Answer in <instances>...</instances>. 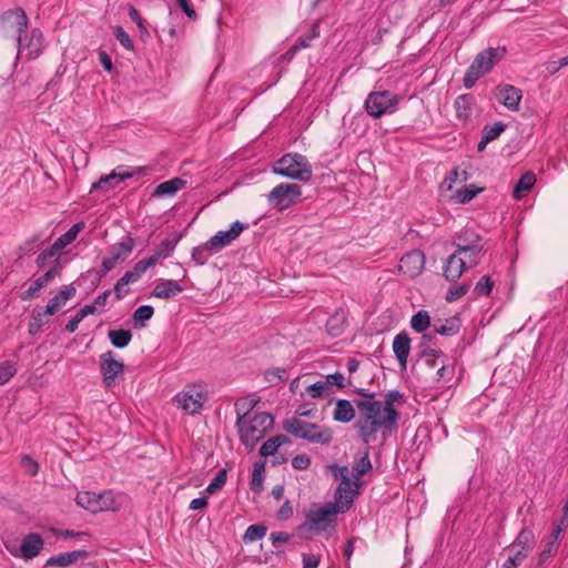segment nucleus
<instances>
[{
    "label": "nucleus",
    "instance_id": "50",
    "mask_svg": "<svg viewBox=\"0 0 568 568\" xmlns=\"http://www.w3.org/2000/svg\"><path fill=\"white\" fill-rule=\"evenodd\" d=\"M51 314L47 313V310H33L30 321V333L38 332L47 322Z\"/></svg>",
    "mask_w": 568,
    "mask_h": 568
},
{
    "label": "nucleus",
    "instance_id": "1",
    "mask_svg": "<svg viewBox=\"0 0 568 568\" xmlns=\"http://www.w3.org/2000/svg\"><path fill=\"white\" fill-rule=\"evenodd\" d=\"M358 409V418L354 427L362 443L371 444L381 428L392 427L387 414L383 409V403L378 400H354Z\"/></svg>",
    "mask_w": 568,
    "mask_h": 568
},
{
    "label": "nucleus",
    "instance_id": "31",
    "mask_svg": "<svg viewBox=\"0 0 568 568\" xmlns=\"http://www.w3.org/2000/svg\"><path fill=\"white\" fill-rule=\"evenodd\" d=\"M312 423L301 420L296 417L288 418L284 422L283 428L291 435L304 439L305 433Z\"/></svg>",
    "mask_w": 568,
    "mask_h": 568
},
{
    "label": "nucleus",
    "instance_id": "26",
    "mask_svg": "<svg viewBox=\"0 0 568 568\" xmlns=\"http://www.w3.org/2000/svg\"><path fill=\"white\" fill-rule=\"evenodd\" d=\"M474 97L471 94H462L455 99L454 106L456 115L462 121H467L473 113Z\"/></svg>",
    "mask_w": 568,
    "mask_h": 568
},
{
    "label": "nucleus",
    "instance_id": "60",
    "mask_svg": "<svg viewBox=\"0 0 568 568\" xmlns=\"http://www.w3.org/2000/svg\"><path fill=\"white\" fill-rule=\"evenodd\" d=\"M556 552V544L548 542L545 549L539 554L537 562L531 568H546V562Z\"/></svg>",
    "mask_w": 568,
    "mask_h": 568
},
{
    "label": "nucleus",
    "instance_id": "33",
    "mask_svg": "<svg viewBox=\"0 0 568 568\" xmlns=\"http://www.w3.org/2000/svg\"><path fill=\"white\" fill-rule=\"evenodd\" d=\"M403 397V394H400L398 390H392L386 394L385 403L383 404V409L385 414H387V419L390 422V424H396L399 414L398 412L393 407L394 403Z\"/></svg>",
    "mask_w": 568,
    "mask_h": 568
},
{
    "label": "nucleus",
    "instance_id": "10",
    "mask_svg": "<svg viewBox=\"0 0 568 568\" xmlns=\"http://www.w3.org/2000/svg\"><path fill=\"white\" fill-rule=\"evenodd\" d=\"M205 400V392L200 385L189 386L174 397L178 407L190 415L199 414Z\"/></svg>",
    "mask_w": 568,
    "mask_h": 568
},
{
    "label": "nucleus",
    "instance_id": "49",
    "mask_svg": "<svg viewBox=\"0 0 568 568\" xmlns=\"http://www.w3.org/2000/svg\"><path fill=\"white\" fill-rule=\"evenodd\" d=\"M265 473L264 463H256L252 471L251 488L253 491H261Z\"/></svg>",
    "mask_w": 568,
    "mask_h": 568
},
{
    "label": "nucleus",
    "instance_id": "58",
    "mask_svg": "<svg viewBox=\"0 0 568 568\" xmlns=\"http://www.w3.org/2000/svg\"><path fill=\"white\" fill-rule=\"evenodd\" d=\"M113 34L124 49L129 51H132L134 49V43L132 39L121 26H116L114 28Z\"/></svg>",
    "mask_w": 568,
    "mask_h": 568
},
{
    "label": "nucleus",
    "instance_id": "61",
    "mask_svg": "<svg viewBox=\"0 0 568 568\" xmlns=\"http://www.w3.org/2000/svg\"><path fill=\"white\" fill-rule=\"evenodd\" d=\"M328 385L336 386L338 388H344L345 386L351 384V379L344 377V375L339 372H335L333 374H328L324 381Z\"/></svg>",
    "mask_w": 568,
    "mask_h": 568
},
{
    "label": "nucleus",
    "instance_id": "2",
    "mask_svg": "<svg viewBox=\"0 0 568 568\" xmlns=\"http://www.w3.org/2000/svg\"><path fill=\"white\" fill-rule=\"evenodd\" d=\"M272 172L274 174L307 182L311 180L313 170L307 158L298 153H287L274 162Z\"/></svg>",
    "mask_w": 568,
    "mask_h": 568
},
{
    "label": "nucleus",
    "instance_id": "13",
    "mask_svg": "<svg viewBox=\"0 0 568 568\" xmlns=\"http://www.w3.org/2000/svg\"><path fill=\"white\" fill-rule=\"evenodd\" d=\"M246 227L247 225L240 221H235L232 223L230 230L219 231L215 235L207 240V246L213 248V252L217 253L222 248L229 246L233 241H235Z\"/></svg>",
    "mask_w": 568,
    "mask_h": 568
},
{
    "label": "nucleus",
    "instance_id": "59",
    "mask_svg": "<svg viewBox=\"0 0 568 568\" xmlns=\"http://www.w3.org/2000/svg\"><path fill=\"white\" fill-rule=\"evenodd\" d=\"M436 337L435 333L433 334H424L419 342V356L420 357H427V356H436L437 351L429 348L428 344L432 343V341Z\"/></svg>",
    "mask_w": 568,
    "mask_h": 568
},
{
    "label": "nucleus",
    "instance_id": "4",
    "mask_svg": "<svg viewBox=\"0 0 568 568\" xmlns=\"http://www.w3.org/2000/svg\"><path fill=\"white\" fill-rule=\"evenodd\" d=\"M274 418L268 413H258L252 418H245L242 425H235L243 445L252 449L273 426Z\"/></svg>",
    "mask_w": 568,
    "mask_h": 568
},
{
    "label": "nucleus",
    "instance_id": "18",
    "mask_svg": "<svg viewBox=\"0 0 568 568\" xmlns=\"http://www.w3.org/2000/svg\"><path fill=\"white\" fill-rule=\"evenodd\" d=\"M452 243L456 247L455 252L462 255L467 254V250L473 245L483 244V239L473 230L466 229L456 233Z\"/></svg>",
    "mask_w": 568,
    "mask_h": 568
},
{
    "label": "nucleus",
    "instance_id": "16",
    "mask_svg": "<svg viewBox=\"0 0 568 568\" xmlns=\"http://www.w3.org/2000/svg\"><path fill=\"white\" fill-rule=\"evenodd\" d=\"M495 97L508 110L518 111L523 93L511 84H499L495 89Z\"/></svg>",
    "mask_w": 568,
    "mask_h": 568
},
{
    "label": "nucleus",
    "instance_id": "41",
    "mask_svg": "<svg viewBox=\"0 0 568 568\" xmlns=\"http://www.w3.org/2000/svg\"><path fill=\"white\" fill-rule=\"evenodd\" d=\"M181 236L176 233H172L168 235L156 247V252L159 255H161L163 258H166L171 255V253L174 251L175 246L180 242Z\"/></svg>",
    "mask_w": 568,
    "mask_h": 568
},
{
    "label": "nucleus",
    "instance_id": "63",
    "mask_svg": "<svg viewBox=\"0 0 568 568\" xmlns=\"http://www.w3.org/2000/svg\"><path fill=\"white\" fill-rule=\"evenodd\" d=\"M45 286H47V284L40 277H38L30 285V287L21 294V300L22 301H28V300L33 298L40 292V290L45 287Z\"/></svg>",
    "mask_w": 568,
    "mask_h": 568
},
{
    "label": "nucleus",
    "instance_id": "29",
    "mask_svg": "<svg viewBox=\"0 0 568 568\" xmlns=\"http://www.w3.org/2000/svg\"><path fill=\"white\" fill-rule=\"evenodd\" d=\"M536 182V176L532 172L528 171L525 174L521 175V178L516 183L513 196L517 200L523 199L527 192L531 190Z\"/></svg>",
    "mask_w": 568,
    "mask_h": 568
},
{
    "label": "nucleus",
    "instance_id": "28",
    "mask_svg": "<svg viewBox=\"0 0 568 568\" xmlns=\"http://www.w3.org/2000/svg\"><path fill=\"white\" fill-rule=\"evenodd\" d=\"M258 399L255 397H244L235 402L236 423L235 425H242L243 420L247 418L251 410L254 409Z\"/></svg>",
    "mask_w": 568,
    "mask_h": 568
},
{
    "label": "nucleus",
    "instance_id": "25",
    "mask_svg": "<svg viewBox=\"0 0 568 568\" xmlns=\"http://www.w3.org/2000/svg\"><path fill=\"white\" fill-rule=\"evenodd\" d=\"M186 184V181H184L181 178H174L169 181L160 183L154 192L153 196L155 197H164V196H173L178 191H180L182 187H184Z\"/></svg>",
    "mask_w": 568,
    "mask_h": 568
},
{
    "label": "nucleus",
    "instance_id": "38",
    "mask_svg": "<svg viewBox=\"0 0 568 568\" xmlns=\"http://www.w3.org/2000/svg\"><path fill=\"white\" fill-rule=\"evenodd\" d=\"M97 314V308L94 305H84L81 310L77 312V314L67 323L65 331L68 333H74L78 328L80 322L84 320L88 315Z\"/></svg>",
    "mask_w": 568,
    "mask_h": 568
},
{
    "label": "nucleus",
    "instance_id": "24",
    "mask_svg": "<svg viewBox=\"0 0 568 568\" xmlns=\"http://www.w3.org/2000/svg\"><path fill=\"white\" fill-rule=\"evenodd\" d=\"M77 290L73 285H68L54 295L45 306L47 313L54 315L65 303L74 297Z\"/></svg>",
    "mask_w": 568,
    "mask_h": 568
},
{
    "label": "nucleus",
    "instance_id": "64",
    "mask_svg": "<svg viewBox=\"0 0 568 568\" xmlns=\"http://www.w3.org/2000/svg\"><path fill=\"white\" fill-rule=\"evenodd\" d=\"M504 551L508 554V559H514V562L517 566H519L529 554V551H525L518 547H516V549H511V545L507 546Z\"/></svg>",
    "mask_w": 568,
    "mask_h": 568
},
{
    "label": "nucleus",
    "instance_id": "5",
    "mask_svg": "<svg viewBox=\"0 0 568 568\" xmlns=\"http://www.w3.org/2000/svg\"><path fill=\"white\" fill-rule=\"evenodd\" d=\"M134 246L135 241L131 236H125L119 243L113 244L110 247V255L102 260L100 268L95 271V280L92 281V284L98 285L116 264L124 262L132 254Z\"/></svg>",
    "mask_w": 568,
    "mask_h": 568
},
{
    "label": "nucleus",
    "instance_id": "40",
    "mask_svg": "<svg viewBox=\"0 0 568 568\" xmlns=\"http://www.w3.org/2000/svg\"><path fill=\"white\" fill-rule=\"evenodd\" d=\"M267 526L264 524L251 525L246 528L242 539L245 544H252L261 540L266 536Z\"/></svg>",
    "mask_w": 568,
    "mask_h": 568
},
{
    "label": "nucleus",
    "instance_id": "45",
    "mask_svg": "<svg viewBox=\"0 0 568 568\" xmlns=\"http://www.w3.org/2000/svg\"><path fill=\"white\" fill-rule=\"evenodd\" d=\"M484 243L483 244H475L470 248L467 250V254H462L463 258H465V262L469 268L476 266L481 256L484 255Z\"/></svg>",
    "mask_w": 568,
    "mask_h": 568
},
{
    "label": "nucleus",
    "instance_id": "37",
    "mask_svg": "<svg viewBox=\"0 0 568 568\" xmlns=\"http://www.w3.org/2000/svg\"><path fill=\"white\" fill-rule=\"evenodd\" d=\"M98 494L93 491H82L77 495L75 503L93 514L98 513Z\"/></svg>",
    "mask_w": 568,
    "mask_h": 568
},
{
    "label": "nucleus",
    "instance_id": "51",
    "mask_svg": "<svg viewBox=\"0 0 568 568\" xmlns=\"http://www.w3.org/2000/svg\"><path fill=\"white\" fill-rule=\"evenodd\" d=\"M506 124L503 122H496L493 125H485L481 131V135L485 136V142H491L497 139L505 130Z\"/></svg>",
    "mask_w": 568,
    "mask_h": 568
},
{
    "label": "nucleus",
    "instance_id": "54",
    "mask_svg": "<svg viewBox=\"0 0 568 568\" xmlns=\"http://www.w3.org/2000/svg\"><path fill=\"white\" fill-rule=\"evenodd\" d=\"M329 469L335 479H339V485L347 486V483H353L351 471L347 466L331 465Z\"/></svg>",
    "mask_w": 568,
    "mask_h": 568
},
{
    "label": "nucleus",
    "instance_id": "6",
    "mask_svg": "<svg viewBox=\"0 0 568 568\" xmlns=\"http://www.w3.org/2000/svg\"><path fill=\"white\" fill-rule=\"evenodd\" d=\"M28 17L22 8L6 11L0 17V32L16 40L18 50L22 49V36L27 33Z\"/></svg>",
    "mask_w": 568,
    "mask_h": 568
},
{
    "label": "nucleus",
    "instance_id": "9",
    "mask_svg": "<svg viewBox=\"0 0 568 568\" xmlns=\"http://www.w3.org/2000/svg\"><path fill=\"white\" fill-rule=\"evenodd\" d=\"M302 195V189L296 183H281L276 185L267 195L271 205L278 211H283L297 202Z\"/></svg>",
    "mask_w": 568,
    "mask_h": 568
},
{
    "label": "nucleus",
    "instance_id": "32",
    "mask_svg": "<svg viewBox=\"0 0 568 568\" xmlns=\"http://www.w3.org/2000/svg\"><path fill=\"white\" fill-rule=\"evenodd\" d=\"M84 226L85 224L82 221L74 223L65 233L54 241L55 246L62 251L77 239L78 234L84 229Z\"/></svg>",
    "mask_w": 568,
    "mask_h": 568
},
{
    "label": "nucleus",
    "instance_id": "21",
    "mask_svg": "<svg viewBox=\"0 0 568 568\" xmlns=\"http://www.w3.org/2000/svg\"><path fill=\"white\" fill-rule=\"evenodd\" d=\"M184 287L179 281L160 280L152 291V296L156 298L168 300L183 292Z\"/></svg>",
    "mask_w": 568,
    "mask_h": 568
},
{
    "label": "nucleus",
    "instance_id": "27",
    "mask_svg": "<svg viewBox=\"0 0 568 568\" xmlns=\"http://www.w3.org/2000/svg\"><path fill=\"white\" fill-rule=\"evenodd\" d=\"M355 417V409L347 399H337L333 412V418L339 423H348Z\"/></svg>",
    "mask_w": 568,
    "mask_h": 568
},
{
    "label": "nucleus",
    "instance_id": "11",
    "mask_svg": "<svg viewBox=\"0 0 568 568\" xmlns=\"http://www.w3.org/2000/svg\"><path fill=\"white\" fill-rule=\"evenodd\" d=\"M143 173L144 168L141 166L129 168L124 165H119L110 174L101 176L97 183H93L91 192L95 189H101L104 186H106L108 189H114L121 182L132 179L135 175H141Z\"/></svg>",
    "mask_w": 568,
    "mask_h": 568
},
{
    "label": "nucleus",
    "instance_id": "8",
    "mask_svg": "<svg viewBox=\"0 0 568 568\" xmlns=\"http://www.w3.org/2000/svg\"><path fill=\"white\" fill-rule=\"evenodd\" d=\"M336 515V510L328 504L325 506L313 505L306 513L303 527L315 532L325 531L328 527L334 526Z\"/></svg>",
    "mask_w": 568,
    "mask_h": 568
},
{
    "label": "nucleus",
    "instance_id": "23",
    "mask_svg": "<svg viewBox=\"0 0 568 568\" xmlns=\"http://www.w3.org/2000/svg\"><path fill=\"white\" fill-rule=\"evenodd\" d=\"M304 435V439L312 444L327 445L333 439V432L329 427H322L315 423L311 424Z\"/></svg>",
    "mask_w": 568,
    "mask_h": 568
},
{
    "label": "nucleus",
    "instance_id": "7",
    "mask_svg": "<svg viewBox=\"0 0 568 568\" xmlns=\"http://www.w3.org/2000/svg\"><path fill=\"white\" fill-rule=\"evenodd\" d=\"M398 102V95L388 90L373 91L367 95L364 106L368 115L378 119L384 114L393 113Z\"/></svg>",
    "mask_w": 568,
    "mask_h": 568
},
{
    "label": "nucleus",
    "instance_id": "43",
    "mask_svg": "<svg viewBox=\"0 0 568 568\" xmlns=\"http://www.w3.org/2000/svg\"><path fill=\"white\" fill-rule=\"evenodd\" d=\"M430 325V317L427 311L420 310L412 316L410 326L417 333H424Z\"/></svg>",
    "mask_w": 568,
    "mask_h": 568
},
{
    "label": "nucleus",
    "instance_id": "44",
    "mask_svg": "<svg viewBox=\"0 0 568 568\" xmlns=\"http://www.w3.org/2000/svg\"><path fill=\"white\" fill-rule=\"evenodd\" d=\"M154 314V308L151 305H141L133 313V322L135 328L144 327V323L149 321Z\"/></svg>",
    "mask_w": 568,
    "mask_h": 568
},
{
    "label": "nucleus",
    "instance_id": "34",
    "mask_svg": "<svg viewBox=\"0 0 568 568\" xmlns=\"http://www.w3.org/2000/svg\"><path fill=\"white\" fill-rule=\"evenodd\" d=\"M288 437L285 435H276L268 438L260 448V455L263 457L272 456L276 453L280 446L287 444Z\"/></svg>",
    "mask_w": 568,
    "mask_h": 568
},
{
    "label": "nucleus",
    "instance_id": "17",
    "mask_svg": "<svg viewBox=\"0 0 568 568\" xmlns=\"http://www.w3.org/2000/svg\"><path fill=\"white\" fill-rule=\"evenodd\" d=\"M469 268L465 262V258L456 252L452 253L445 261L443 266V276L448 282H457L463 273Z\"/></svg>",
    "mask_w": 568,
    "mask_h": 568
},
{
    "label": "nucleus",
    "instance_id": "55",
    "mask_svg": "<svg viewBox=\"0 0 568 568\" xmlns=\"http://www.w3.org/2000/svg\"><path fill=\"white\" fill-rule=\"evenodd\" d=\"M226 483V469L225 468H221L215 477L213 478V480L207 485L206 487V493L213 495L215 494L217 490H220Z\"/></svg>",
    "mask_w": 568,
    "mask_h": 568
},
{
    "label": "nucleus",
    "instance_id": "47",
    "mask_svg": "<svg viewBox=\"0 0 568 568\" xmlns=\"http://www.w3.org/2000/svg\"><path fill=\"white\" fill-rule=\"evenodd\" d=\"M483 191L481 187H477L474 184H469L462 190H458L455 194L457 203L465 204L470 202L477 194Z\"/></svg>",
    "mask_w": 568,
    "mask_h": 568
},
{
    "label": "nucleus",
    "instance_id": "3",
    "mask_svg": "<svg viewBox=\"0 0 568 568\" xmlns=\"http://www.w3.org/2000/svg\"><path fill=\"white\" fill-rule=\"evenodd\" d=\"M505 52V48H488L479 52L464 74V87L471 89L479 78L491 71Z\"/></svg>",
    "mask_w": 568,
    "mask_h": 568
},
{
    "label": "nucleus",
    "instance_id": "36",
    "mask_svg": "<svg viewBox=\"0 0 568 568\" xmlns=\"http://www.w3.org/2000/svg\"><path fill=\"white\" fill-rule=\"evenodd\" d=\"M108 337L111 342V344L116 348H124L126 347L131 339H132V333L129 329H110L108 332Z\"/></svg>",
    "mask_w": 568,
    "mask_h": 568
},
{
    "label": "nucleus",
    "instance_id": "30",
    "mask_svg": "<svg viewBox=\"0 0 568 568\" xmlns=\"http://www.w3.org/2000/svg\"><path fill=\"white\" fill-rule=\"evenodd\" d=\"M372 462L368 455V447L365 449L363 456L358 459H355L354 465L352 467V477L353 481H361V477L372 470Z\"/></svg>",
    "mask_w": 568,
    "mask_h": 568
},
{
    "label": "nucleus",
    "instance_id": "20",
    "mask_svg": "<svg viewBox=\"0 0 568 568\" xmlns=\"http://www.w3.org/2000/svg\"><path fill=\"white\" fill-rule=\"evenodd\" d=\"M44 546L43 538L37 532L28 534L21 542V556L24 559H32L40 554Z\"/></svg>",
    "mask_w": 568,
    "mask_h": 568
},
{
    "label": "nucleus",
    "instance_id": "42",
    "mask_svg": "<svg viewBox=\"0 0 568 568\" xmlns=\"http://www.w3.org/2000/svg\"><path fill=\"white\" fill-rule=\"evenodd\" d=\"M435 335L452 336L459 332V321L457 318L446 320L445 323L434 324Z\"/></svg>",
    "mask_w": 568,
    "mask_h": 568
},
{
    "label": "nucleus",
    "instance_id": "52",
    "mask_svg": "<svg viewBox=\"0 0 568 568\" xmlns=\"http://www.w3.org/2000/svg\"><path fill=\"white\" fill-rule=\"evenodd\" d=\"M470 286H471L470 283H463L459 285L450 286L446 293V301L448 303H453V302L459 300L460 297H463L464 295L467 294Z\"/></svg>",
    "mask_w": 568,
    "mask_h": 568
},
{
    "label": "nucleus",
    "instance_id": "22",
    "mask_svg": "<svg viewBox=\"0 0 568 568\" xmlns=\"http://www.w3.org/2000/svg\"><path fill=\"white\" fill-rule=\"evenodd\" d=\"M88 556L89 552L87 550H73L69 552H61L59 555L50 557L45 562V567H68L70 565L78 562L81 559H85Z\"/></svg>",
    "mask_w": 568,
    "mask_h": 568
},
{
    "label": "nucleus",
    "instance_id": "14",
    "mask_svg": "<svg viewBox=\"0 0 568 568\" xmlns=\"http://www.w3.org/2000/svg\"><path fill=\"white\" fill-rule=\"evenodd\" d=\"M100 368L103 376V383L110 387L115 378L123 373L124 364L115 359L113 352L108 351L100 355Z\"/></svg>",
    "mask_w": 568,
    "mask_h": 568
},
{
    "label": "nucleus",
    "instance_id": "35",
    "mask_svg": "<svg viewBox=\"0 0 568 568\" xmlns=\"http://www.w3.org/2000/svg\"><path fill=\"white\" fill-rule=\"evenodd\" d=\"M535 535L529 529H521V531L518 534L517 538L511 545V549H516V547L524 549L525 551H531L535 547Z\"/></svg>",
    "mask_w": 568,
    "mask_h": 568
},
{
    "label": "nucleus",
    "instance_id": "53",
    "mask_svg": "<svg viewBox=\"0 0 568 568\" xmlns=\"http://www.w3.org/2000/svg\"><path fill=\"white\" fill-rule=\"evenodd\" d=\"M98 513L115 509V500L111 491L98 494Z\"/></svg>",
    "mask_w": 568,
    "mask_h": 568
},
{
    "label": "nucleus",
    "instance_id": "15",
    "mask_svg": "<svg viewBox=\"0 0 568 568\" xmlns=\"http://www.w3.org/2000/svg\"><path fill=\"white\" fill-rule=\"evenodd\" d=\"M425 266V255L420 250L406 253L399 261L398 268L408 277H416Z\"/></svg>",
    "mask_w": 568,
    "mask_h": 568
},
{
    "label": "nucleus",
    "instance_id": "57",
    "mask_svg": "<svg viewBox=\"0 0 568 568\" xmlns=\"http://www.w3.org/2000/svg\"><path fill=\"white\" fill-rule=\"evenodd\" d=\"M494 287V282L490 280L488 275H484L476 283L474 293L476 295H485L488 296Z\"/></svg>",
    "mask_w": 568,
    "mask_h": 568
},
{
    "label": "nucleus",
    "instance_id": "56",
    "mask_svg": "<svg viewBox=\"0 0 568 568\" xmlns=\"http://www.w3.org/2000/svg\"><path fill=\"white\" fill-rule=\"evenodd\" d=\"M17 373L16 364L11 361H6L0 364V385L6 384Z\"/></svg>",
    "mask_w": 568,
    "mask_h": 568
},
{
    "label": "nucleus",
    "instance_id": "48",
    "mask_svg": "<svg viewBox=\"0 0 568 568\" xmlns=\"http://www.w3.org/2000/svg\"><path fill=\"white\" fill-rule=\"evenodd\" d=\"M345 329V318L335 314L326 322V331L332 336H339Z\"/></svg>",
    "mask_w": 568,
    "mask_h": 568
},
{
    "label": "nucleus",
    "instance_id": "62",
    "mask_svg": "<svg viewBox=\"0 0 568 568\" xmlns=\"http://www.w3.org/2000/svg\"><path fill=\"white\" fill-rule=\"evenodd\" d=\"M41 48V42L30 39L26 44L22 42V49L19 50V52L27 51V57L29 59H36L40 54Z\"/></svg>",
    "mask_w": 568,
    "mask_h": 568
},
{
    "label": "nucleus",
    "instance_id": "46",
    "mask_svg": "<svg viewBox=\"0 0 568 568\" xmlns=\"http://www.w3.org/2000/svg\"><path fill=\"white\" fill-rule=\"evenodd\" d=\"M213 254H215V252H213V248H210L207 246V241H206L202 245L193 247L191 256H192V260L197 265H203L207 262L210 256H212Z\"/></svg>",
    "mask_w": 568,
    "mask_h": 568
},
{
    "label": "nucleus",
    "instance_id": "12",
    "mask_svg": "<svg viewBox=\"0 0 568 568\" xmlns=\"http://www.w3.org/2000/svg\"><path fill=\"white\" fill-rule=\"evenodd\" d=\"M362 481L347 483V486L338 485L335 495L333 506L337 514L346 513L353 505L354 497L359 494Z\"/></svg>",
    "mask_w": 568,
    "mask_h": 568
},
{
    "label": "nucleus",
    "instance_id": "39",
    "mask_svg": "<svg viewBox=\"0 0 568 568\" xmlns=\"http://www.w3.org/2000/svg\"><path fill=\"white\" fill-rule=\"evenodd\" d=\"M318 36V26L313 24L312 30L306 34L302 36L297 42L286 52L290 58L293 57L298 50L306 49L310 47L312 40Z\"/></svg>",
    "mask_w": 568,
    "mask_h": 568
},
{
    "label": "nucleus",
    "instance_id": "19",
    "mask_svg": "<svg viewBox=\"0 0 568 568\" xmlns=\"http://www.w3.org/2000/svg\"><path fill=\"white\" fill-rule=\"evenodd\" d=\"M393 352L402 369H406L410 352V338L406 332L398 333L393 341Z\"/></svg>",
    "mask_w": 568,
    "mask_h": 568
}]
</instances>
